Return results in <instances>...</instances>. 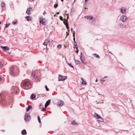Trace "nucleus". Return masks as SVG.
<instances>
[{
    "instance_id": "obj_26",
    "label": "nucleus",
    "mask_w": 135,
    "mask_h": 135,
    "mask_svg": "<svg viewBox=\"0 0 135 135\" xmlns=\"http://www.w3.org/2000/svg\"><path fill=\"white\" fill-rule=\"evenodd\" d=\"M67 22L68 21L67 20L65 19L63 21V23L65 25H67Z\"/></svg>"
},
{
    "instance_id": "obj_40",
    "label": "nucleus",
    "mask_w": 135,
    "mask_h": 135,
    "mask_svg": "<svg viewBox=\"0 0 135 135\" xmlns=\"http://www.w3.org/2000/svg\"><path fill=\"white\" fill-rule=\"evenodd\" d=\"M17 21H14V22H12V23L13 24V25H15L16 23H17Z\"/></svg>"
},
{
    "instance_id": "obj_50",
    "label": "nucleus",
    "mask_w": 135,
    "mask_h": 135,
    "mask_svg": "<svg viewBox=\"0 0 135 135\" xmlns=\"http://www.w3.org/2000/svg\"><path fill=\"white\" fill-rule=\"evenodd\" d=\"M71 32H73V28H71Z\"/></svg>"
},
{
    "instance_id": "obj_60",
    "label": "nucleus",
    "mask_w": 135,
    "mask_h": 135,
    "mask_svg": "<svg viewBox=\"0 0 135 135\" xmlns=\"http://www.w3.org/2000/svg\"><path fill=\"white\" fill-rule=\"evenodd\" d=\"M61 1L62 2H63L64 0H61Z\"/></svg>"
},
{
    "instance_id": "obj_1",
    "label": "nucleus",
    "mask_w": 135,
    "mask_h": 135,
    "mask_svg": "<svg viewBox=\"0 0 135 135\" xmlns=\"http://www.w3.org/2000/svg\"><path fill=\"white\" fill-rule=\"evenodd\" d=\"M10 97L8 96L2 97V94H0V104L1 105L6 106L7 104V103L9 102V99Z\"/></svg>"
},
{
    "instance_id": "obj_45",
    "label": "nucleus",
    "mask_w": 135,
    "mask_h": 135,
    "mask_svg": "<svg viewBox=\"0 0 135 135\" xmlns=\"http://www.w3.org/2000/svg\"><path fill=\"white\" fill-rule=\"evenodd\" d=\"M76 44V42L75 41H74V45H75V44Z\"/></svg>"
},
{
    "instance_id": "obj_18",
    "label": "nucleus",
    "mask_w": 135,
    "mask_h": 135,
    "mask_svg": "<svg viewBox=\"0 0 135 135\" xmlns=\"http://www.w3.org/2000/svg\"><path fill=\"white\" fill-rule=\"evenodd\" d=\"M32 108V107L31 105H28L27 108H26V111L27 112H28L30 109Z\"/></svg>"
},
{
    "instance_id": "obj_27",
    "label": "nucleus",
    "mask_w": 135,
    "mask_h": 135,
    "mask_svg": "<svg viewBox=\"0 0 135 135\" xmlns=\"http://www.w3.org/2000/svg\"><path fill=\"white\" fill-rule=\"evenodd\" d=\"M75 62L76 64L78 65L80 64V61L78 60H75Z\"/></svg>"
},
{
    "instance_id": "obj_58",
    "label": "nucleus",
    "mask_w": 135,
    "mask_h": 135,
    "mask_svg": "<svg viewBox=\"0 0 135 135\" xmlns=\"http://www.w3.org/2000/svg\"><path fill=\"white\" fill-rule=\"evenodd\" d=\"M1 79H2V78H1V77H0V81L1 80Z\"/></svg>"
},
{
    "instance_id": "obj_36",
    "label": "nucleus",
    "mask_w": 135,
    "mask_h": 135,
    "mask_svg": "<svg viewBox=\"0 0 135 135\" xmlns=\"http://www.w3.org/2000/svg\"><path fill=\"white\" fill-rule=\"evenodd\" d=\"M45 88L46 89V90L47 91H48L49 90V88H48L47 86V85H45Z\"/></svg>"
},
{
    "instance_id": "obj_53",
    "label": "nucleus",
    "mask_w": 135,
    "mask_h": 135,
    "mask_svg": "<svg viewBox=\"0 0 135 135\" xmlns=\"http://www.w3.org/2000/svg\"><path fill=\"white\" fill-rule=\"evenodd\" d=\"M76 50V53H78V51H79L78 50Z\"/></svg>"
},
{
    "instance_id": "obj_46",
    "label": "nucleus",
    "mask_w": 135,
    "mask_h": 135,
    "mask_svg": "<svg viewBox=\"0 0 135 135\" xmlns=\"http://www.w3.org/2000/svg\"><path fill=\"white\" fill-rule=\"evenodd\" d=\"M66 33L67 34L66 36H68V35L69 33H68L67 32H66Z\"/></svg>"
},
{
    "instance_id": "obj_25",
    "label": "nucleus",
    "mask_w": 135,
    "mask_h": 135,
    "mask_svg": "<svg viewBox=\"0 0 135 135\" xmlns=\"http://www.w3.org/2000/svg\"><path fill=\"white\" fill-rule=\"evenodd\" d=\"M1 6L2 8H3L5 7V4L3 2H2L1 4Z\"/></svg>"
},
{
    "instance_id": "obj_30",
    "label": "nucleus",
    "mask_w": 135,
    "mask_h": 135,
    "mask_svg": "<svg viewBox=\"0 0 135 135\" xmlns=\"http://www.w3.org/2000/svg\"><path fill=\"white\" fill-rule=\"evenodd\" d=\"M105 81V80H104L103 78L100 80V82L102 84H103Z\"/></svg>"
},
{
    "instance_id": "obj_20",
    "label": "nucleus",
    "mask_w": 135,
    "mask_h": 135,
    "mask_svg": "<svg viewBox=\"0 0 135 135\" xmlns=\"http://www.w3.org/2000/svg\"><path fill=\"white\" fill-rule=\"evenodd\" d=\"M25 18L26 19L27 21H30L32 20V18L29 16H26L25 17Z\"/></svg>"
},
{
    "instance_id": "obj_56",
    "label": "nucleus",
    "mask_w": 135,
    "mask_h": 135,
    "mask_svg": "<svg viewBox=\"0 0 135 135\" xmlns=\"http://www.w3.org/2000/svg\"><path fill=\"white\" fill-rule=\"evenodd\" d=\"M88 1V0H85V2H86Z\"/></svg>"
},
{
    "instance_id": "obj_41",
    "label": "nucleus",
    "mask_w": 135,
    "mask_h": 135,
    "mask_svg": "<svg viewBox=\"0 0 135 135\" xmlns=\"http://www.w3.org/2000/svg\"><path fill=\"white\" fill-rule=\"evenodd\" d=\"M59 19H60L61 20V21H63V20H62V17L61 16H60L59 17Z\"/></svg>"
},
{
    "instance_id": "obj_11",
    "label": "nucleus",
    "mask_w": 135,
    "mask_h": 135,
    "mask_svg": "<svg viewBox=\"0 0 135 135\" xmlns=\"http://www.w3.org/2000/svg\"><path fill=\"white\" fill-rule=\"evenodd\" d=\"M82 52H81V54H80V58L81 61L85 65H86L87 64V63L86 62H84V58H83V57H82Z\"/></svg>"
},
{
    "instance_id": "obj_48",
    "label": "nucleus",
    "mask_w": 135,
    "mask_h": 135,
    "mask_svg": "<svg viewBox=\"0 0 135 135\" xmlns=\"http://www.w3.org/2000/svg\"><path fill=\"white\" fill-rule=\"evenodd\" d=\"M42 104H40L39 105V107H41V106H42Z\"/></svg>"
},
{
    "instance_id": "obj_59",
    "label": "nucleus",
    "mask_w": 135,
    "mask_h": 135,
    "mask_svg": "<svg viewBox=\"0 0 135 135\" xmlns=\"http://www.w3.org/2000/svg\"><path fill=\"white\" fill-rule=\"evenodd\" d=\"M74 61H75V60H76L75 59V57H74Z\"/></svg>"
},
{
    "instance_id": "obj_24",
    "label": "nucleus",
    "mask_w": 135,
    "mask_h": 135,
    "mask_svg": "<svg viewBox=\"0 0 135 135\" xmlns=\"http://www.w3.org/2000/svg\"><path fill=\"white\" fill-rule=\"evenodd\" d=\"M81 80H82L83 81L82 82V83H81V85H83V84H86V82L85 81H84V80H83V79L82 78H81Z\"/></svg>"
},
{
    "instance_id": "obj_61",
    "label": "nucleus",
    "mask_w": 135,
    "mask_h": 135,
    "mask_svg": "<svg viewBox=\"0 0 135 135\" xmlns=\"http://www.w3.org/2000/svg\"><path fill=\"white\" fill-rule=\"evenodd\" d=\"M75 0H74V2H73V4L74 3V2H75Z\"/></svg>"
},
{
    "instance_id": "obj_39",
    "label": "nucleus",
    "mask_w": 135,
    "mask_h": 135,
    "mask_svg": "<svg viewBox=\"0 0 135 135\" xmlns=\"http://www.w3.org/2000/svg\"><path fill=\"white\" fill-rule=\"evenodd\" d=\"M70 67H71L72 68H74V67L73 66L71 65V64H70V63H68V64Z\"/></svg>"
},
{
    "instance_id": "obj_54",
    "label": "nucleus",
    "mask_w": 135,
    "mask_h": 135,
    "mask_svg": "<svg viewBox=\"0 0 135 135\" xmlns=\"http://www.w3.org/2000/svg\"><path fill=\"white\" fill-rule=\"evenodd\" d=\"M29 0L31 2H32V1H33L34 0Z\"/></svg>"
},
{
    "instance_id": "obj_17",
    "label": "nucleus",
    "mask_w": 135,
    "mask_h": 135,
    "mask_svg": "<svg viewBox=\"0 0 135 135\" xmlns=\"http://www.w3.org/2000/svg\"><path fill=\"white\" fill-rule=\"evenodd\" d=\"M123 8H120L119 9L120 10V12H121V13H124L126 12V10L125 9H123Z\"/></svg>"
},
{
    "instance_id": "obj_10",
    "label": "nucleus",
    "mask_w": 135,
    "mask_h": 135,
    "mask_svg": "<svg viewBox=\"0 0 135 135\" xmlns=\"http://www.w3.org/2000/svg\"><path fill=\"white\" fill-rule=\"evenodd\" d=\"M44 19L40 18L39 19V22L40 24H42L43 25H45V22L44 21Z\"/></svg>"
},
{
    "instance_id": "obj_12",
    "label": "nucleus",
    "mask_w": 135,
    "mask_h": 135,
    "mask_svg": "<svg viewBox=\"0 0 135 135\" xmlns=\"http://www.w3.org/2000/svg\"><path fill=\"white\" fill-rule=\"evenodd\" d=\"M0 47L3 51L8 50H9V48L7 46H0Z\"/></svg>"
},
{
    "instance_id": "obj_8",
    "label": "nucleus",
    "mask_w": 135,
    "mask_h": 135,
    "mask_svg": "<svg viewBox=\"0 0 135 135\" xmlns=\"http://www.w3.org/2000/svg\"><path fill=\"white\" fill-rule=\"evenodd\" d=\"M32 77L37 80H38V78L37 76H36L35 73L34 71H33L32 73Z\"/></svg>"
},
{
    "instance_id": "obj_15",
    "label": "nucleus",
    "mask_w": 135,
    "mask_h": 135,
    "mask_svg": "<svg viewBox=\"0 0 135 135\" xmlns=\"http://www.w3.org/2000/svg\"><path fill=\"white\" fill-rule=\"evenodd\" d=\"M51 101V100L49 99L46 101L45 105V107H47V106L49 105Z\"/></svg>"
},
{
    "instance_id": "obj_43",
    "label": "nucleus",
    "mask_w": 135,
    "mask_h": 135,
    "mask_svg": "<svg viewBox=\"0 0 135 135\" xmlns=\"http://www.w3.org/2000/svg\"><path fill=\"white\" fill-rule=\"evenodd\" d=\"M3 65V64H2V63L1 62H0V68H1Z\"/></svg>"
},
{
    "instance_id": "obj_49",
    "label": "nucleus",
    "mask_w": 135,
    "mask_h": 135,
    "mask_svg": "<svg viewBox=\"0 0 135 135\" xmlns=\"http://www.w3.org/2000/svg\"><path fill=\"white\" fill-rule=\"evenodd\" d=\"M107 76H105L104 77V78H103V79H104V78H107Z\"/></svg>"
},
{
    "instance_id": "obj_55",
    "label": "nucleus",
    "mask_w": 135,
    "mask_h": 135,
    "mask_svg": "<svg viewBox=\"0 0 135 135\" xmlns=\"http://www.w3.org/2000/svg\"><path fill=\"white\" fill-rule=\"evenodd\" d=\"M59 12H57V13H56V14H57V15H59Z\"/></svg>"
},
{
    "instance_id": "obj_16",
    "label": "nucleus",
    "mask_w": 135,
    "mask_h": 135,
    "mask_svg": "<svg viewBox=\"0 0 135 135\" xmlns=\"http://www.w3.org/2000/svg\"><path fill=\"white\" fill-rule=\"evenodd\" d=\"M50 42V41L49 40H47L45 41V42L43 44L44 45H47V44Z\"/></svg>"
},
{
    "instance_id": "obj_31",
    "label": "nucleus",
    "mask_w": 135,
    "mask_h": 135,
    "mask_svg": "<svg viewBox=\"0 0 135 135\" xmlns=\"http://www.w3.org/2000/svg\"><path fill=\"white\" fill-rule=\"evenodd\" d=\"M38 122L40 123H41V120H40V117L39 116H38Z\"/></svg>"
},
{
    "instance_id": "obj_21",
    "label": "nucleus",
    "mask_w": 135,
    "mask_h": 135,
    "mask_svg": "<svg viewBox=\"0 0 135 135\" xmlns=\"http://www.w3.org/2000/svg\"><path fill=\"white\" fill-rule=\"evenodd\" d=\"M22 134L23 135H25L26 134V131L25 129H23L21 132Z\"/></svg>"
},
{
    "instance_id": "obj_47",
    "label": "nucleus",
    "mask_w": 135,
    "mask_h": 135,
    "mask_svg": "<svg viewBox=\"0 0 135 135\" xmlns=\"http://www.w3.org/2000/svg\"><path fill=\"white\" fill-rule=\"evenodd\" d=\"M73 37V40L74 41H75V37Z\"/></svg>"
},
{
    "instance_id": "obj_52",
    "label": "nucleus",
    "mask_w": 135,
    "mask_h": 135,
    "mask_svg": "<svg viewBox=\"0 0 135 135\" xmlns=\"http://www.w3.org/2000/svg\"><path fill=\"white\" fill-rule=\"evenodd\" d=\"M102 98H102V99H104V95H102Z\"/></svg>"
},
{
    "instance_id": "obj_63",
    "label": "nucleus",
    "mask_w": 135,
    "mask_h": 135,
    "mask_svg": "<svg viewBox=\"0 0 135 135\" xmlns=\"http://www.w3.org/2000/svg\"><path fill=\"white\" fill-rule=\"evenodd\" d=\"M68 18H69L68 16H67V18L68 19Z\"/></svg>"
},
{
    "instance_id": "obj_9",
    "label": "nucleus",
    "mask_w": 135,
    "mask_h": 135,
    "mask_svg": "<svg viewBox=\"0 0 135 135\" xmlns=\"http://www.w3.org/2000/svg\"><path fill=\"white\" fill-rule=\"evenodd\" d=\"M64 104V102L62 100H60L57 103V105L59 107H61Z\"/></svg>"
},
{
    "instance_id": "obj_4",
    "label": "nucleus",
    "mask_w": 135,
    "mask_h": 135,
    "mask_svg": "<svg viewBox=\"0 0 135 135\" xmlns=\"http://www.w3.org/2000/svg\"><path fill=\"white\" fill-rule=\"evenodd\" d=\"M10 74L12 75L15 74V71L14 66H12L10 69Z\"/></svg>"
},
{
    "instance_id": "obj_44",
    "label": "nucleus",
    "mask_w": 135,
    "mask_h": 135,
    "mask_svg": "<svg viewBox=\"0 0 135 135\" xmlns=\"http://www.w3.org/2000/svg\"><path fill=\"white\" fill-rule=\"evenodd\" d=\"M46 12H45V11L44 12V13H43V14L44 15H45V14H46Z\"/></svg>"
},
{
    "instance_id": "obj_5",
    "label": "nucleus",
    "mask_w": 135,
    "mask_h": 135,
    "mask_svg": "<svg viewBox=\"0 0 135 135\" xmlns=\"http://www.w3.org/2000/svg\"><path fill=\"white\" fill-rule=\"evenodd\" d=\"M58 78L59 81H64L66 79L67 77L66 76H63L61 75H59Z\"/></svg>"
},
{
    "instance_id": "obj_35",
    "label": "nucleus",
    "mask_w": 135,
    "mask_h": 135,
    "mask_svg": "<svg viewBox=\"0 0 135 135\" xmlns=\"http://www.w3.org/2000/svg\"><path fill=\"white\" fill-rule=\"evenodd\" d=\"M58 48L60 49L61 47V45H59L57 46Z\"/></svg>"
},
{
    "instance_id": "obj_22",
    "label": "nucleus",
    "mask_w": 135,
    "mask_h": 135,
    "mask_svg": "<svg viewBox=\"0 0 135 135\" xmlns=\"http://www.w3.org/2000/svg\"><path fill=\"white\" fill-rule=\"evenodd\" d=\"M36 95L35 94H32L30 96V99H34L36 97Z\"/></svg>"
},
{
    "instance_id": "obj_33",
    "label": "nucleus",
    "mask_w": 135,
    "mask_h": 135,
    "mask_svg": "<svg viewBox=\"0 0 135 135\" xmlns=\"http://www.w3.org/2000/svg\"><path fill=\"white\" fill-rule=\"evenodd\" d=\"M78 46L76 44H75L74 45V48H76V50H78Z\"/></svg>"
},
{
    "instance_id": "obj_37",
    "label": "nucleus",
    "mask_w": 135,
    "mask_h": 135,
    "mask_svg": "<svg viewBox=\"0 0 135 135\" xmlns=\"http://www.w3.org/2000/svg\"><path fill=\"white\" fill-rule=\"evenodd\" d=\"M73 32V37H75V31H73V32Z\"/></svg>"
},
{
    "instance_id": "obj_64",
    "label": "nucleus",
    "mask_w": 135,
    "mask_h": 135,
    "mask_svg": "<svg viewBox=\"0 0 135 135\" xmlns=\"http://www.w3.org/2000/svg\"><path fill=\"white\" fill-rule=\"evenodd\" d=\"M39 61V62H40L41 63V62L40 61Z\"/></svg>"
},
{
    "instance_id": "obj_7",
    "label": "nucleus",
    "mask_w": 135,
    "mask_h": 135,
    "mask_svg": "<svg viewBox=\"0 0 135 135\" xmlns=\"http://www.w3.org/2000/svg\"><path fill=\"white\" fill-rule=\"evenodd\" d=\"M30 119V116L29 114H25L24 118L26 122L29 121Z\"/></svg>"
},
{
    "instance_id": "obj_62",
    "label": "nucleus",
    "mask_w": 135,
    "mask_h": 135,
    "mask_svg": "<svg viewBox=\"0 0 135 135\" xmlns=\"http://www.w3.org/2000/svg\"><path fill=\"white\" fill-rule=\"evenodd\" d=\"M109 53H110V54H113L112 53L110 52H109Z\"/></svg>"
},
{
    "instance_id": "obj_3",
    "label": "nucleus",
    "mask_w": 135,
    "mask_h": 135,
    "mask_svg": "<svg viewBox=\"0 0 135 135\" xmlns=\"http://www.w3.org/2000/svg\"><path fill=\"white\" fill-rule=\"evenodd\" d=\"M94 116L95 117H97V118L98 119L99 118L100 119H102V120H97V121L99 122H103L104 121L103 119L100 116V115L98 114H97L95 113L94 115Z\"/></svg>"
},
{
    "instance_id": "obj_42",
    "label": "nucleus",
    "mask_w": 135,
    "mask_h": 135,
    "mask_svg": "<svg viewBox=\"0 0 135 135\" xmlns=\"http://www.w3.org/2000/svg\"><path fill=\"white\" fill-rule=\"evenodd\" d=\"M16 88V87H15V86H13L11 88V89H14L15 88Z\"/></svg>"
},
{
    "instance_id": "obj_57",
    "label": "nucleus",
    "mask_w": 135,
    "mask_h": 135,
    "mask_svg": "<svg viewBox=\"0 0 135 135\" xmlns=\"http://www.w3.org/2000/svg\"><path fill=\"white\" fill-rule=\"evenodd\" d=\"M66 63L68 64V63H69L67 61H66Z\"/></svg>"
},
{
    "instance_id": "obj_34",
    "label": "nucleus",
    "mask_w": 135,
    "mask_h": 135,
    "mask_svg": "<svg viewBox=\"0 0 135 135\" xmlns=\"http://www.w3.org/2000/svg\"><path fill=\"white\" fill-rule=\"evenodd\" d=\"M46 107H45L43 108L42 109V110L43 112L45 111L46 110Z\"/></svg>"
},
{
    "instance_id": "obj_14",
    "label": "nucleus",
    "mask_w": 135,
    "mask_h": 135,
    "mask_svg": "<svg viewBox=\"0 0 135 135\" xmlns=\"http://www.w3.org/2000/svg\"><path fill=\"white\" fill-rule=\"evenodd\" d=\"M32 8V7H30L28 8L26 11V13L28 15H29L30 14V10Z\"/></svg>"
},
{
    "instance_id": "obj_13",
    "label": "nucleus",
    "mask_w": 135,
    "mask_h": 135,
    "mask_svg": "<svg viewBox=\"0 0 135 135\" xmlns=\"http://www.w3.org/2000/svg\"><path fill=\"white\" fill-rule=\"evenodd\" d=\"M85 18L88 19H89V20H94L95 19L92 16H85Z\"/></svg>"
},
{
    "instance_id": "obj_29",
    "label": "nucleus",
    "mask_w": 135,
    "mask_h": 135,
    "mask_svg": "<svg viewBox=\"0 0 135 135\" xmlns=\"http://www.w3.org/2000/svg\"><path fill=\"white\" fill-rule=\"evenodd\" d=\"M58 6V4L57 3L55 4L54 6V8H56Z\"/></svg>"
},
{
    "instance_id": "obj_2",
    "label": "nucleus",
    "mask_w": 135,
    "mask_h": 135,
    "mask_svg": "<svg viewBox=\"0 0 135 135\" xmlns=\"http://www.w3.org/2000/svg\"><path fill=\"white\" fill-rule=\"evenodd\" d=\"M21 84H23V85L25 88L23 89L28 90L30 89L32 87V86L31 83L29 81L27 80H25V81H22Z\"/></svg>"
},
{
    "instance_id": "obj_32",
    "label": "nucleus",
    "mask_w": 135,
    "mask_h": 135,
    "mask_svg": "<svg viewBox=\"0 0 135 135\" xmlns=\"http://www.w3.org/2000/svg\"><path fill=\"white\" fill-rule=\"evenodd\" d=\"M10 23H9L8 24L6 23V26L4 27V28H7L8 27V26L10 25Z\"/></svg>"
},
{
    "instance_id": "obj_19",
    "label": "nucleus",
    "mask_w": 135,
    "mask_h": 135,
    "mask_svg": "<svg viewBox=\"0 0 135 135\" xmlns=\"http://www.w3.org/2000/svg\"><path fill=\"white\" fill-rule=\"evenodd\" d=\"M119 25L120 26L123 28H125L126 27V25L121 23H119Z\"/></svg>"
},
{
    "instance_id": "obj_38",
    "label": "nucleus",
    "mask_w": 135,
    "mask_h": 135,
    "mask_svg": "<svg viewBox=\"0 0 135 135\" xmlns=\"http://www.w3.org/2000/svg\"><path fill=\"white\" fill-rule=\"evenodd\" d=\"M13 93H14L15 94H17V91L14 90L12 92Z\"/></svg>"
},
{
    "instance_id": "obj_28",
    "label": "nucleus",
    "mask_w": 135,
    "mask_h": 135,
    "mask_svg": "<svg viewBox=\"0 0 135 135\" xmlns=\"http://www.w3.org/2000/svg\"><path fill=\"white\" fill-rule=\"evenodd\" d=\"M71 123L73 125H76L77 124V123H76L74 120Z\"/></svg>"
},
{
    "instance_id": "obj_6",
    "label": "nucleus",
    "mask_w": 135,
    "mask_h": 135,
    "mask_svg": "<svg viewBox=\"0 0 135 135\" xmlns=\"http://www.w3.org/2000/svg\"><path fill=\"white\" fill-rule=\"evenodd\" d=\"M127 20V17L123 15L120 18V20L121 21L123 22H126Z\"/></svg>"
},
{
    "instance_id": "obj_23",
    "label": "nucleus",
    "mask_w": 135,
    "mask_h": 135,
    "mask_svg": "<svg viewBox=\"0 0 135 135\" xmlns=\"http://www.w3.org/2000/svg\"><path fill=\"white\" fill-rule=\"evenodd\" d=\"M93 55L95 58H97L98 59H100V57L99 55L96 54H93Z\"/></svg>"
},
{
    "instance_id": "obj_51",
    "label": "nucleus",
    "mask_w": 135,
    "mask_h": 135,
    "mask_svg": "<svg viewBox=\"0 0 135 135\" xmlns=\"http://www.w3.org/2000/svg\"><path fill=\"white\" fill-rule=\"evenodd\" d=\"M24 64L25 65H26V62H24Z\"/></svg>"
}]
</instances>
